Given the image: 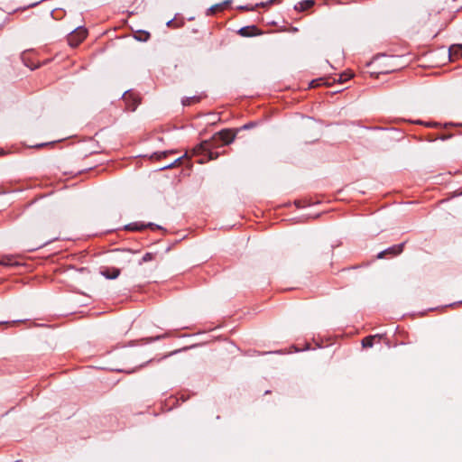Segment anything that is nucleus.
Returning <instances> with one entry per match:
<instances>
[{"label": "nucleus", "mask_w": 462, "mask_h": 462, "mask_svg": "<svg viewBox=\"0 0 462 462\" xmlns=\"http://www.w3.org/2000/svg\"><path fill=\"white\" fill-rule=\"evenodd\" d=\"M375 337H380L379 335H375V336H368V337H365V338H363L362 340V346L364 347H372L373 345H374V339Z\"/></svg>", "instance_id": "obj_13"}, {"label": "nucleus", "mask_w": 462, "mask_h": 462, "mask_svg": "<svg viewBox=\"0 0 462 462\" xmlns=\"http://www.w3.org/2000/svg\"><path fill=\"white\" fill-rule=\"evenodd\" d=\"M123 100L125 103L126 108L134 112L139 106L141 99L133 92L127 91L123 95Z\"/></svg>", "instance_id": "obj_3"}, {"label": "nucleus", "mask_w": 462, "mask_h": 462, "mask_svg": "<svg viewBox=\"0 0 462 462\" xmlns=\"http://www.w3.org/2000/svg\"><path fill=\"white\" fill-rule=\"evenodd\" d=\"M101 274L106 279H116L120 274V269L117 268H106L101 271Z\"/></svg>", "instance_id": "obj_9"}, {"label": "nucleus", "mask_w": 462, "mask_h": 462, "mask_svg": "<svg viewBox=\"0 0 462 462\" xmlns=\"http://www.w3.org/2000/svg\"><path fill=\"white\" fill-rule=\"evenodd\" d=\"M154 258H155V254H153V253H146L143 256L142 260L139 262V264L150 262V261L153 260Z\"/></svg>", "instance_id": "obj_19"}, {"label": "nucleus", "mask_w": 462, "mask_h": 462, "mask_svg": "<svg viewBox=\"0 0 462 462\" xmlns=\"http://www.w3.org/2000/svg\"><path fill=\"white\" fill-rule=\"evenodd\" d=\"M231 0H225L222 3L216 4L207 10V15H214L217 13L223 12L231 5Z\"/></svg>", "instance_id": "obj_5"}, {"label": "nucleus", "mask_w": 462, "mask_h": 462, "mask_svg": "<svg viewBox=\"0 0 462 462\" xmlns=\"http://www.w3.org/2000/svg\"><path fill=\"white\" fill-rule=\"evenodd\" d=\"M174 152L173 151H170V152H156L152 155V158H156L157 160H161L162 158H164L166 157L168 154L170 153H173Z\"/></svg>", "instance_id": "obj_20"}, {"label": "nucleus", "mask_w": 462, "mask_h": 462, "mask_svg": "<svg viewBox=\"0 0 462 462\" xmlns=\"http://www.w3.org/2000/svg\"><path fill=\"white\" fill-rule=\"evenodd\" d=\"M0 264L5 266H13L17 264V263L14 261L13 256L5 255L1 258Z\"/></svg>", "instance_id": "obj_14"}, {"label": "nucleus", "mask_w": 462, "mask_h": 462, "mask_svg": "<svg viewBox=\"0 0 462 462\" xmlns=\"http://www.w3.org/2000/svg\"><path fill=\"white\" fill-rule=\"evenodd\" d=\"M403 247H404V244H399V245H393L392 247H389V248L380 252L377 254L376 258L377 259H384L388 256L393 257V256L399 255L400 254L402 253Z\"/></svg>", "instance_id": "obj_4"}, {"label": "nucleus", "mask_w": 462, "mask_h": 462, "mask_svg": "<svg viewBox=\"0 0 462 462\" xmlns=\"http://www.w3.org/2000/svg\"><path fill=\"white\" fill-rule=\"evenodd\" d=\"M144 227L145 226L143 225L139 226L137 223H133L125 226V229L130 231L142 230Z\"/></svg>", "instance_id": "obj_18"}, {"label": "nucleus", "mask_w": 462, "mask_h": 462, "mask_svg": "<svg viewBox=\"0 0 462 462\" xmlns=\"http://www.w3.org/2000/svg\"><path fill=\"white\" fill-rule=\"evenodd\" d=\"M250 126L248 125H245L243 127L237 129H223L216 133L211 139L204 141L199 144V149H209L210 147L228 145L235 140L237 133L241 129H247Z\"/></svg>", "instance_id": "obj_1"}, {"label": "nucleus", "mask_w": 462, "mask_h": 462, "mask_svg": "<svg viewBox=\"0 0 462 462\" xmlns=\"http://www.w3.org/2000/svg\"><path fill=\"white\" fill-rule=\"evenodd\" d=\"M315 2L313 0H305L302 2H300L298 5L295 6L296 10H299L300 12L306 11L310 8H311L314 5Z\"/></svg>", "instance_id": "obj_11"}, {"label": "nucleus", "mask_w": 462, "mask_h": 462, "mask_svg": "<svg viewBox=\"0 0 462 462\" xmlns=\"http://www.w3.org/2000/svg\"><path fill=\"white\" fill-rule=\"evenodd\" d=\"M150 36V33L146 31H137L134 34V38L141 42H146Z\"/></svg>", "instance_id": "obj_12"}, {"label": "nucleus", "mask_w": 462, "mask_h": 462, "mask_svg": "<svg viewBox=\"0 0 462 462\" xmlns=\"http://www.w3.org/2000/svg\"><path fill=\"white\" fill-rule=\"evenodd\" d=\"M200 101L199 97H184L181 101L183 106H190Z\"/></svg>", "instance_id": "obj_15"}, {"label": "nucleus", "mask_w": 462, "mask_h": 462, "mask_svg": "<svg viewBox=\"0 0 462 462\" xmlns=\"http://www.w3.org/2000/svg\"><path fill=\"white\" fill-rule=\"evenodd\" d=\"M183 159H184V156L182 157H179L177 159H175L173 161V162L170 163V164H166L162 167V169H171V168H173V167H176V166H179L180 164H182V162H183Z\"/></svg>", "instance_id": "obj_17"}, {"label": "nucleus", "mask_w": 462, "mask_h": 462, "mask_svg": "<svg viewBox=\"0 0 462 462\" xmlns=\"http://www.w3.org/2000/svg\"><path fill=\"white\" fill-rule=\"evenodd\" d=\"M449 57L451 60H457L462 57V44H453L449 47Z\"/></svg>", "instance_id": "obj_8"}, {"label": "nucleus", "mask_w": 462, "mask_h": 462, "mask_svg": "<svg viewBox=\"0 0 462 462\" xmlns=\"http://www.w3.org/2000/svg\"><path fill=\"white\" fill-rule=\"evenodd\" d=\"M352 77H353V74H351V73H346V72L341 73L338 75L337 79H336L335 78L333 79V82L338 81L340 83H343V82H346L348 79H350Z\"/></svg>", "instance_id": "obj_16"}, {"label": "nucleus", "mask_w": 462, "mask_h": 462, "mask_svg": "<svg viewBox=\"0 0 462 462\" xmlns=\"http://www.w3.org/2000/svg\"><path fill=\"white\" fill-rule=\"evenodd\" d=\"M88 32L82 27L77 28L73 32L69 34L68 42L71 47L79 46L87 37Z\"/></svg>", "instance_id": "obj_2"}, {"label": "nucleus", "mask_w": 462, "mask_h": 462, "mask_svg": "<svg viewBox=\"0 0 462 462\" xmlns=\"http://www.w3.org/2000/svg\"><path fill=\"white\" fill-rule=\"evenodd\" d=\"M215 147L209 149H199V145L193 149V154L205 153L208 160H215L218 157V153L212 151Z\"/></svg>", "instance_id": "obj_7"}, {"label": "nucleus", "mask_w": 462, "mask_h": 462, "mask_svg": "<svg viewBox=\"0 0 462 462\" xmlns=\"http://www.w3.org/2000/svg\"><path fill=\"white\" fill-rule=\"evenodd\" d=\"M276 0H270L268 4H273Z\"/></svg>", "instance_id": "obj_21"}, {"label": "nucleus", "mask_w": 462, "mask_h": 462, "mask_svg": "<svg viewBox=\"0 0 462 462\" xmlns=\"http://www.w3.org/2000/svg\"><path fill=\"white\" fill-rule=\"evenodd\" d=\"M238 33L243 37H251V36L259 35L261 33V32L257 29L256 26L253 25V26H245V27L241 28L238 31Z\"/></svg>", "instance_id": "obj_6"}, {"label": "nucleus", "mask_w": 462, "mask_h": 462, "mask_svg": "<svg viewBox=\"0 0 462 462\" xmlns=\"http://www.w3.org/2000/svg\"><path fill=\"white\" fill-rule=\"evenodd\" d=\"M330 80V78H320V79H313L310 84V88H317V87H319L321 85H326V86H330L332 84V82L329 81Z\"/></svg>", "instance_id": "obj_10"}]
</instances>
